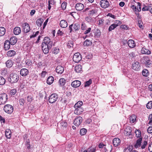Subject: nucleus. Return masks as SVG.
<instances>
[{"mask_svg": "<svg viewBox=\"0 0 152 152\" xmlns=\"http://www.w3.org/2000/svg\"><path fill=\"white\" fill-rule=\"evenodd\" d=\"M142 138H140L136 142L134 145V147L136 148L140 147L141 145Z\"/></svg>", "mask_w": 152, "mask_h": 152, "instance_id": "cd10ccee", "label": "nucleus"}, {"mask_svg": "<svg viewBox=\"0 0 152 152\" xmlns=\"http://www.w3.org/2000/svg\"><path fill=\"white\" fill-rule=\"evenodd\" d=\"M60 26L62 28H65L67 26V23L66 21L64 20H61L60 23Z\"/></svg>", "mask_w": 152, "mask_h": 152, "instance_id": "4be33fe9", "label": "nucleus"}, {"mask_svg": "<svg viewBox=\"0 0 152 152\" xmlns=\"http://www.w3.org/2000/svg\"><path fill=\"white\" fill-rule=\"evenodd\" d=\"M81 59V56L79 53H75L73 58V61L76 63L79 62Z\"/></svg>", "mask_w": 152, "mask_h": 152, "instance_id": "0eeeda50", "label": "nucleus"}, {"mask_svg": "<svg viewBox=\"0 0 152 152\" xmlns=\"http://www.w3.org/2000/svg\"><path fill=\"white\" fill-rule=\"evenodd\" d=\"M142 53L143 54H150L151 53V52L148 50L144 48H142Z\"/></svg>", "mask_w": 152, "mask_h": 152, "instance_id": "c9c22d12", "label": "nucleus"}, {"mask_svg": "<svg viewBox=\"0 0 152 152\" xmlns=\"http://www.w3.org/2000/svg\"><path fill=\"white\" fill-rule=\"evenodd\" d=\"M58 99V96L57 94L56 93H53L49 96L48 101L50 103H53L57 101Z\"/></svg>", "mask_w": 152, "mask_h": 152, "instance_id": "f03ea898", "label": "nucleus"}, {"mask_svg": "<svg viewBox=\"0 0 152 152\" xmlns=\"http://www.w3.org/2000/svg\"><path fill=\"white\" fill-rule=\"evenodd\" d=\"M59 125V128L61 130L65 129L67 126V123L66 122H61Z\"/></svg>", "mask_w": 152, "mask_h": 152, "instance_id": "4468645a", "label": "nucleus"}, {"mask_svg": "<svg viewBox=\"0 0 152 152\" xmlns=\"http://www.w3.org/2000/svg\"><path fill=\"white\" fill-rule=\"evenodd\" d=\"M75 7L77 10L80 11L84 9V6L83 4L79 3L76 4Z\"/></svg>", "mask_w": 152, "mask_h": 152, "instance_id": "aec40b11", "label": "nucleus"}, {"mask_svg": "<svg viewBox=\"0 0 152 152\" xmlns=\"http://www.w3.org/2000/svg\"><path fill=\"white\" fill-rule=\"evenodd\" d=\"M23 28V31L25 33H27L30 30V28L29 24L27 23H24L22 25Z\"/></svg>", "mask_w": 152, "mask_h": 152, "instance_id": "1a4fd4ad", "label": "nucleus"}, {"mask_svg": "<svg viewBox=\"0 0 152 152\" xmlns=\"http://www.w3.org/2000/svg\"><path fill=\"white\" fill-rule=\"evenodd\" d=\"M147 142L146 141H144V142H143V143H142V145L141 146L142 148V149L144 148H145V146L147 145Z\"/></svg>", "mask_w": 152, "mask_h": 152, "instance_id": "bf43d9fd", "label": "nucleus"}, {"mask_svg": "<svg viewBox=\"0 0 152 152\" xmlns=\"http://www.w3.org/2000/svg\"><path fill=\"white\" fill-rule=\"evenodd\" d=\"M80 28V26L78 23H76L74 24H72L69 26L70 32L72 31H77Z\"/></svg>", "mask_w": 152, "mask_h": 152, "instance_id": "423d86ee", "label": "nucleus"}, {"mask_svg": "<svg viewBox=\"0 0 152 152\" xmlns=\"http://www.w3.org/2000/svg\"><path fill=\"white\" fill-rule=\"evenodd\" d=\"M87 132V130L85 128H83L80 129V134L83 135L86 134Z\"/></svg>", "mask_w": 152, "mask_h": 152, "instance_id": "79ce46f5", "label": "nucleus"}, {"mask_svg": "<svg viewBox=\"0 0 152 152\" xmlns=\"http://www.w3.org/2000/svg\"><path fill=\"white\" fill-rule=\"evenodd\" d=\"M28 73V71L26 68H23L21 69L20 71V75L23 76H26Z\"/></svg>", "mask_w": 152, "mask_h": 152, "instance_id": "a211bd4d", "label": "nucleus"}, {"mask_svg": "<svg viewBox=\"0 0 152 152\" xmlns=\"http://www.w3.org/2000/svg\"><path fill=\"white\" fill-rule=\"evenodd\" d=\"M91 30V28H88L84 32V34H87L89 33L90 32Z\"/></svg>", "mask_w": 152, "mask_h": 152, "instance_id": "052dcab7", "label": "nucleus"}, {"mask_svg": "<svg viewBox=\"0 0 152 152\" xmlns=\"http://www.w3.org/2000/svg\"><path fill=\"white\" fill-rule=\"evenodd\" d=\"M10 43L8 40L5 41L4 43V48L5 50H8L10 47Z\"/></svg>", "mask_w": 152, "mask_h": 152, "instance_id": "b1692460", "label": "nucleus"}, {"mask_svg": "<svg viewBox=\"0 0 152 152\" xmlns=\"http://www.w3.org/2000/svg\"><path fill=\"white\" fill-rule=\"evenodd\" d=\"M100 5L102 8H106L109 6V3L107 0H102L100 2Z\"/></svg>", "mask_w": 152, "mask_h": 152, "instance_id": "9b49d317", "label": "nucleus"}, {"mask_svg": "<svg viewBox=\"0 0 152 152\" xmlns=\"http://www.w3.org/2000/svg\"><path fill=\"white\" fill-rule=\"evenodd\" d=\"M4 110L7 113L11 114L13 111V107L11 105L7 104L4 107Z\"/></svg>", "mask_w": 152, "mask_h": 152, "instance_id": "20e7f679", "label": "nucleus"}, {"mask_svg": "<svg viewBox=\"0 0 152 152\" xmlns=\"http://www.w3.org/2000/svg\"><path fill=\"white\" fill-rule=\"evenodd\" d=\"M58 83L61 86H63L66 83V80L64 78H61L59 80Z\"/></svg>", "mask_w": 152, "mask_h": 152, "instance_id": "473e14b6", "label": "nucleus"}, {"mask_svg": "<svg viewBox=\"0 0 152 152\" xmlns=\"http://www.w3.org/2000/svg\"><path fill=\"white\" fill-rule=\"evenodd\" d=\"M140 64L137 61H134L133 63L132 68L133 69L136 71H138L140 69Z\"/></svg>", "mask_w": 152, "mask_h": 152, "instance_id": "f8f14e48", "label": "nucleus"}, {"mask_svg": "<svg viewBox=\"0 0 152 152\" xmlns=\"http://www.w3.org/2000/svg\"><path fill=\"white\" fill-rule=\"evenodd\" d=\"M135 133L136 134V136L137 137H140L141 135V132L138 130H136L135 131Z\"/></svg>", "mask_w": 152, "mask_h": 152, "instance_id": "a18cd8bd", "label": "nucleus"}, {"mask_svg": "<svg viewBox=\"0 0 152 152\" xmlns=\"http://www.w3.org/2000/svg\"><path fill=\"white\" fill-rule=\"evenodd\" d=\"M59 52V49L58 48H54L53 50V53L57 54Z\"/></svg>", "mask_w": 152, "mask_h": 152, "instance_id": "864d4df0", "label": "nucleus"}, {"mask_svg": "<svg viewBox=\"0 0 152 152\" xmlns=\"http://www.w3.org/2000/svg\"><path fill=\"white\" fill-rule=\"evenodd\" d=\"M136 118V115H133L130 117V121L132 123H133L135 121Z\"/></svg>", "mask_w": 152, "mask_h": 152, "instance_id": "58836bf2", "label": "nucleus"}, {"mask_svg": "<svg viewBox=\"0 0 152 152\" xmlns=\"http://www.w3.org/2000/svg\"><path fill=\"white\" fill-rule=\"evenodd\" d=\"M148 148L150 152H152V142L149 145Z\"/></svg>", "mask_w": 152, "mask_h": 152, "instance_id": "e2e57ef3", "label": "nucleus"}, {"mask_svg": "<svg viewBox=\"0 0 152 152\" xmlns=\"http://www.w3.org/2000/svg\"><path fill=\"white\" fill-rule=\"evenodd\" d=\"M132 150V147L129 146L126 149H124V151H125L127 152H130Z\"/></svg>", "mask_w": 152, "mask_h": 152, "instance_id": "5fc2aeb1", "label": "nucleus"}, {"mask_svg": "<svg viewBox=\"0 0 152 152\" xmlns=\"http://www.w3.org/2000/svg\"><path fill=\"white\" fill-rule=\"evenodd\" d=\"M127 44L128 46L130 48H134L136 46L134 41L132 39L129 40L128 41Z\"/></svg>", "mask_w": 152, "mask_h": 152, "instance_id": "6ab92c4d", "label": "nucleus"}, {"mask_svg": "<svg viewBox=\"0 0 152 152\" xmlns=\"http://www.w3.org/2000/svg\"><path fill=\"white\" fill-rule=\"evenodd\" d=\"M142 74L145 77H147L149 75L148 71L147 69H144L142 71Z\"/></svg>", "mask_w": 152, "mask_h": 152, "instance_id": "4c0bfd02", "label": "nucleus"}, {"mask_svg": "<svg viewBox=\"0 0 152 152\" xmlns=\"http://www.w3.org/2000/svg\"><path fill=\"white\" fill-rule=\"evenodd\" d=\"M94 33V35L96 36H97V37H99L100 36L101 34V32L98 29H96L95 32Z\"/></svg>", "mask_w": 152, "mask_h": 152, "instance_id": "37998d69", "label": "nucleus"}, {"mask_svg": "<svg viewBox=\"0 0 152 152\" xmlns=\"http://www.w3.org/2000/svg\"><path fill=\"white\" fill-rule=\"evenodd\" d=\"M81 84V82L79 80H76L73 81L71 83L72 86L74 88H77Z\"/></svg>", "mask_w": 152, "mask_h": 152, "instance_id": "2eb2a0df", "label": "nucleus"}, {"mask_svg": "<svg viewBox=\"0 0 152 152\" xmlns=\"http://www.w3.org/2000/svg\"><path fill=\"white\" fill-rule=\"evenodd\" d=\"M146 107L148 109H151L152 107V101L148 102L147 104Z\"/></svg>", "mask_w": 152, "mask_h": 152, "instance_id": "09e8293b", "label": "nucleus"}, {"mask_svg": "<svg viewBox=\"0 0 152 152\" xmlns=\"http://www.w3.org/2000/svg\"><path fill=\"white\" fill-rule=\"evenodd\" d=\"M42 47L43 52L45 54L48 53L49 52V50L51 48V47L50 48L46 45H42Z\"/></svg>", "mask_w": 152, "mask_h": 152, "instance_id": "ddd939ff", "label": "nucleus"}, {"mask_svg": "<svg viewBox=\"0 0 152 152\" xmlns=\"http://www.w3.org/2000/svg\"><path fill=\"white\" fill-rule=\"evenodd\" d=\"M17 92V91L15 89H13L11 90L10 91V95H14Z\"/></svg>", "mask_w": 152, "mask_h": 152, "instance_id": "8fccbe9b", "label": "nucleus"}, {"mask_svg": "<svg viewBox=\"0 0 152 152\" xmlns=\"http://www.w3.org/2000/svg\"><path fill=\"white\" fill-rule=\"evenodd\" d=\"M63 34V32L62 31H61L60 30H59L58 31L57 34L59 35L62 36Z\"/></svg>", "mask_w": 152, "mask_h": 152, "instance_id": "774afa93", "label": "nucleus"}, {"mask_svg": "<svg viewBox=\"0 0 152 152\" xmlns=\"http://www.w3.org/2000/svg\"><path fill=\"white\" fill-rule=\"evenodd\" d=\"M56 71L57 73L61 74L64 71V68L61 65L58 66L56 68Z\"/></svg>", "mask_w": 152, "mask_h": 152, "instance_id": "dca6fc26", "label": "nucleus"}, {"mask_svg": "<svg viewBox=\"0 0 152 152\" xmlns=\"http://www.w3.org/2000/svg\"><path fill=\"white\" fill-rule=\"evenodd\" d=\"M147 8H148V11H149L152 14V5L150 4L148 5L147 6Z\"/></svg>", "mask_w": 152, "mask_h": 152, "instance_id": "13d9d810", "label": "nucleus"}, {"mask_svg": "<svg viewBox=\"0 0 152 152\" xmlns=\"http://www.w3.org/2000/svg\"><path fill=\"white\" fill-rule=\"evenodd\" d=\"M5 33V28L2 27H0V36H3Z\"/></svg>", "mask_w": 152, "mask_h": 152, "instance_id": "f704fd0d", "label": "nucleus"}, {"mask_svg": "<svg viewBox=\"0 0 152 152\" xmlns=\"http://www.w3.org/2000/svg\"><path fill=\"white\" fill-rule=\"evenodd\" d=\"M83 121V118L80 116H79L76 118L74 120V123L76 126H79Z\"/></svg>", "mask_w": 152, "mask_h": 152, "instance_id": "9d476101", "label": "nucleus"}, {"mask_svg": "<svg viewBox=\"0 0 152 152\" xmlns=\"http://www.w3.org/2000/svg\"><path fill=\"white\" fill-rule=\"evenodd\" d=\"M96 151V149L95 147H91L88 149L87 151L88 152H95Z\"/></svg>", "mask_w": 152, "mask_h": 152, "instance_id": "49530a36", "label": "nucleus"}, {"mask_svg": "<svg viewBox=\"0 0 152 152\" xmlns=\"http://www.w3.org/2000/svg\"><path fill=\"white\" fill-rule=\"evenodd\" d=\"M17 41V39L15 37H13L10 38V43L11 45H13L16 43Z\"/></svg>", "mask_w": 152, "mask_h": 152, "instance_id": "c85d7f7f", "label": "nucleus"}, {"mask_svg": "<svg viewBox=\"0 0 152 152\" xmlns=\"http://www.w3.org/2000/svg\"><path fill=\"white\" fill-rule=\"evenodd\" d=\"M7 96L6 94H0V104H4L7 101Z\"/></svg>", "mask_w": 152, "mask_h": 152, "instance_id": "7ed1b4c3", "label": "nucleus"}, {"mask_svg": "<svg viewBox=\"0 0 152 152\" xmlns=\"http://www.w3.org/2000/svg\"><path fill=\"white\" fill-rule=\"evenodd\" d=\"M25 103V100L23 99H20L19 100V103L20 105H23Z\"/></svg>", "mask_w": 152, "mask_h": 152, "instance_id": "4d7b16f0", "label": "nucleus"}, {"mask_svg": "<svg viewBox=\"0 0 152 152\" xmlns=\"http://www.w3.org/2000/svg\"><path fill=\"white\" fill-rule=\"evenodd\" d=\"M21 32V29L19 27H16L14 29V33L16 35H18Z\"/></svg>", "mask_w": 152, "mask_h": 152, "instance_id": "bb28decb", "label": "nucleus"}, {"mask_svg": "<svg viewBox=\"0 0 152 152\" xmlns=\"http://www.w3.org/2000/svg\"><path fill=\"white\" fill-rule=\"evenodd\" d=\"M42 45H46L50 48L52 47L53 43L52 41H51L50 39L48 37H45L43 40V42L42 43Z\"/></svg>", "mask_w": 152, "mask_h": 152, "instance_id": "39448f33", "label": "nucleus"}, {"mask_svg": "<svg viewBox=\"0 0 152 152\" xmlns=\"http://www.w3.org/2000/svg\"><path fill=\"white\" fill-rule=\"evenodd\" d=\"M32 100V97L30 96H28L27 97V101L28 102H31Z\"/></svg>", "mask_w": 152, "mask_h": 152, "instance_id": "338daca9", "label": "nucleus"}, {"mask_svg": "<svg viewBox=\"0 0 152 152\" xmlns=\"http://www.w3.org/2000/svg\"><path fill=\"white\" fill-rule=\"evenodd\" d=\"M36 23L38 26H41L43 23L42 19L41 18L38 19L36 21Z\"/></svg>", "mask_w": 152, "mask_h": 152, "instance_id": "ea45409f", "label": "nucleus"}, {"mask_svg": "<svg viewBox=\"0 0 152 152\" xmlns=\"http://www.w3.org/2000/svg\"><path fill=\"white\" fill-rule=\"evenodd\" d=\"M83 111V109L82 107L80 108H79L75 109L74 113L75 114L79 115L81 114Z\"/></svg>", "mask_w": 152, "mask_h": 152, "instance_id": "a878e982", "label": "nucleus"}, {"mask_svg": "<svg viewBox=\"0 0 152 152\" xmlns=\"http://www.w3.org/2000/svg\"><path fill=\"white\" fill-rule=\"evenodd\" d=\"M121 142L120 139L118 138H115L113 141V144L115 147L117 146Z\"/></svg>", "mask_w": 152, "mask_h": 152, "instance_id": "5701e85b", "label": "nucleus"}, {"mask_svg": "<svg viewBox=\"0 0 152 152\" xmlns=\"http://www.w3.org/2000/svg\"><path fill=\"white\" fill-rule=\"evenodd\" d=\"M66 2H63L61 4V7L62 8L63 10H65L66 7Z\"/></svg>", "mask_w": 152, "mask_h": 152, "instance_id": "603ef678", "label": "nucleus"}, {"mask_svg": "<svg viewBox=\"0 0 152 152\" xmlns=\"http://www.w3.org/2000/svg\"><path fill=\"white\" fill-rule=\"evenodd\" d=\"M5 79L2 77H0V85H3L5 83Z\"/></svg>", "mask_w": 152, "mask_h": 152, "instance_id": "a19ab883", "label": "nucleus"}, {"mask_svg": "<svg viewBox=\"0 0 152 152\" xmlns=\"http://www.w3.org/2000/svg\"><path fill=\"white\" fill-rule=\"evenodd\" d=\"M54 78L53 77L50 76L48 77L47 80V83L48 84H51L54 81Z\"/></svg>", "mask_w": 152, "mask_h": 152, "instance_id": "7c9ffc66", "label": "nucleus"}, {"mask_svg": "<svg viewBox=\"0 0 152 152\" xmlns=\"http://www.w3.org/2000/svg\"><path fill=\"white\" fill-rule=\"evenodd\" d=\"M25 63L27 65V66H30L32 64V62L29 59H28L25 62Z\"/></svg>", "mask_w": 152, "mask_h": 152, "instance_id": "6e6d98bb", "label": "nucleus"}, {"mask_svg": "<svg viewBox=\"0 0 152 152\" xmlns=\"http://www.w3.org/2000/svg\"><path fill=\"white\" fill-rule=\"evenodd\" d=\"M82 67L80 64L76 65L75 67V70L77 73L81 72L82 71Z\"/></svg>", "mask_w": 152, "mask_h": 152, "instance_id": "412c9836", "label": "nucleus"}, {"mask_svg": "<svg viewBox=\"0 0 152 152\" xmlns=\"http://www.w3.org/2000/svg\"><path fill=\"white\" fill-rule=\"evenodd\" d=\"M87 28V26L86 24L84 23H83L81 25V29L83 30L86 29Z\"/></svg>", "mask_w": 152, "mask_h": 152, "instance_id": "3c124183", "label": "nucleus"}, {"mask_svg": "<svg viewBox=\"0 0 152 152\" xmlns=\"http://www.w3.org/2000/svg\"><path fill=\"white\" fill-rule=\"evenodd\" d=\"M121 22L119 20H116L115 23L111 25L109 27L108 31H110L113 30H114L117 27L119 26L121 24Z\"/></svg>", "mask_w": 152, "mask_h": 152, "instance_id": "6e6552de", "label": "nucleus"}, {"mask_svg": "<svg viewBox=\"0 0 152 152\" xmlns=\"http://www.w3.org/2000/svg\"><path fill=\"white\" fill-rule=\"evenodd\" d=\"M67 45L68 48H70L73 46V43L72 41H69L67 44Z\"/></svg>", "mask_w": 152, "mask_h": 152, "instance_id": "de8ad7c7", "label": "nucleus"}, {"mask_svg": "<svg viewBox=\"0 0 152 152\" xmlns=\"http://www.w3.org/2000/svg\"><path fill=\"white\" fill-rule=\"evenodd\" d=\"M92 44L91 42L88 40L86 39L84 42L83 45L84 46H88L89 45H91Z\"/></svg>", "mask_w": 152, "mask_h": 152, "instance_id": "e433bc0d", "label": "nucleus"}, {"mask_svg": "<svg viewBox=\"0 0 152 152\" xmlns=\"http://www.w3.org/2000/svg\"><path fill=\"white\" fill-rule=\"evenodd\" d=\"M10 80H9L10 82L11 83L17 82L19 80V77L16 74L12 73L10 75Z\"/></svg>", "mask_w": 152, "mask_h": 152, "instance_id": "f257e3e1", "label": "nucleus"}, {"mask_svg": "<svg viewBox=\"0 0 152 152\" xmlns=\"http://www.w3.org/2000/svg\"><path fill=\"white\" fill-rule=\"evenodd\" d=\"M97 9L95 8L92 9L89 11V15L90 16L93 15L97 12Z\"/></svg>", "mask_w": 152, "mask_h": 152, "instance_id": "2f4dec72", "label": "nucleus"}, {"mask_svg": "<svg viewBox=\"0 0 152 152\" xmlns=\"http://www.w3.org/2000/svg\"><path fill=\"white\" fill-rule=\"evenodd\" d=\"M147 131L149 133H152V126L149 127Z\"/></svg>", "mask_w": 152, "mask_h": 152, "instance_id": "0e129e2a", "label": "nucleus"}, {"mask_svg": "<svg viewBox=\"0 0 152 152\" xmlns=\"http://www.w3.org/2000/svg\"><path fill=\"white\" fill-rule=\"evenodd\" d=\"M131 128L130 126H128L124 130V133L125 135H130L131 134Z\"/></svg>", "mask_w": 152, "mask_h": 152, "instance_id": "f3484780", "label": "nucleus"}, {"mask_svg": "<svg viewBox=\"0 0 152 152\" xmlns=\"http://www.w3.org/2000/svg\"><path fill=\"white\" fill-rule=\"evenodd\" d=\"M6 66L9 68L12 67L13 64V62L11 60H8L5 63Z\"/></svg>", "mask_w": 152, "mask_h": 152, "instance_id": "c756f323", "label": "nucleus"}, {"mask_svg": "<svg viewBox=\"0 0 152 152\" xmlns=\"http://www.w3.org/2000/svg\"><path fill=\"white\" fill-rule=\"evenodd\" d=\"M5 135L6 137L8 139H10L11 137L10 134L11 132L10 130L7 129L5 131Z\"/></svg>", "mask_w": 152, "mask_h": 152, "instance_id": "72a5a7b5", "label": "nucleus"}, {"mask_svg": "<svg viewBox=\"0 0 152 152\" xmlns=\"http://www.w3.org/2000/svg\"><path fill=\"white\" fill-rule=\"evenodd\" d=\"M138 4V8H137V10L139 12L140 11H141V4L140 2H138L137 3Z\"/></svg>", "mask_w": 152, "mask_h": 152, "instance_id": "69168bd1", "label": "nucleus"}, {"mask_svg": "<svg viewBox=\"0 0 152 152\" xmlns=\"http://www.w3.org/2000/svg\"><path fill=\"white\" fill-rule=\"evenodd\" d=\"M83 104V102L82 101H79L77 103H76L75 104V106H77V105H79L80 106H81Z\"/></svg>", "mask_w": 152, "mask_h": 152, "instance_id": "680f3d73", "label": "nucleus"}, {"mask_svg": "<svg viewBox=\"0 0 152 152\" xmlns=\"http://www.w3.org/2000/svg\"><path fill=\"white\" fill-rule=\"evenodd\" d=\"M16 54V52L15 51L12 50L8 51L7 53V55L8 57H12L14 56Z\"/></svg>", "mask_w": 152, "mask_h": 152, "instance_id": "393cba45", "label": "nucleus"}, {"mask_svg": "<svg viewBox=\"0 0 152 152\" xmlns=\"http://www.w3.org/2000/svg\"><path fill=\"white\" fill-rule=\"evenodd\" d=\"M92 82V80L90 79L89 80L87 81L85 83L84 87H86L89 86L91 83Z\"/></svg>", "mask_w": 152, "mask_h": 152, "instance_id": "c03bdc74", "label": "nucleus"}]
</instances>
